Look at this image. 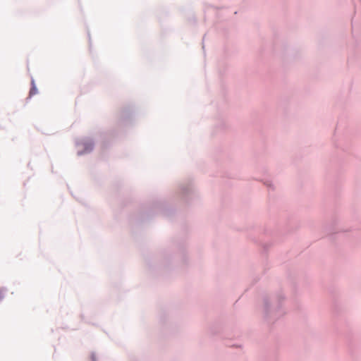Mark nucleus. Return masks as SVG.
<instances>
[{"label":"nucleus","mask_w":361,"mask_h":361,"mask_svg":"<svg viewBox=\"0 0 361 361\" xmlns=\"http://www.w3.org/2000/svg\"><path fill=\"white\" fill-rule=\"evenodd\" d=\"M37 90L36 87L35 85H33L32 87V88L30 89V96L34 95L37 93Z\"/></svg>","instance_id":"f257e3e1"},{"label":"nucleus","mask_w":361,"mask_h":361,"mask_svg":"<svg viewBox=\"0 0 361 361\" xmlns=\"http://www.w3.org/2000/svg\"><path fill=\"white\" fill-rule=\"evenodd\" d=\"M2 298H3V296L1 295V293L0 292V301L2 300Z\"/></svg>","instance_id":"f03ea898"}]
</instances>
